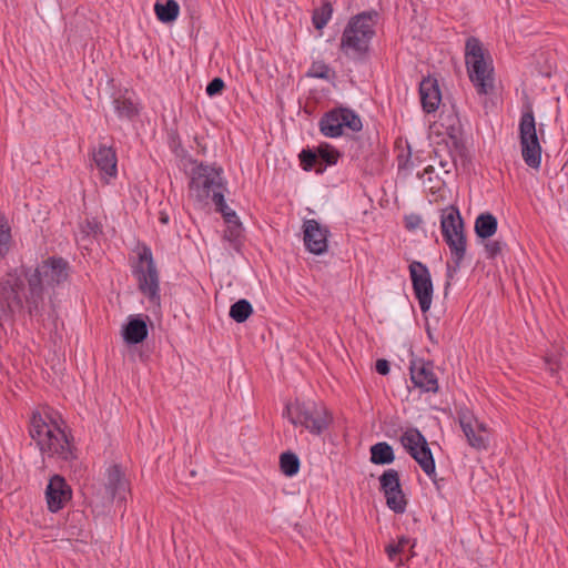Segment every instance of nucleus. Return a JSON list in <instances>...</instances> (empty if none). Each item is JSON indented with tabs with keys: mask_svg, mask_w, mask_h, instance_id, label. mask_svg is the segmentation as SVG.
I'll return each instance as SVG.
<instances>
[{
	"mask_svg": "<svg viewBox=\"0 0 568 568\" xmlns=\"http://www.w3.org/2000/svg\"><path fill=\"white\" fill-rule=\"evenodd\" d=\"M130 493L128 478L120 466L111 465L106 468L101 488L98 490V497L103 505H110L114 501L122 503Z\"/></svg>",
	"mask_w": 568,
	"mask_h": 568,
	"instance_id": "9b49d317",
	"label": "nucleus"
},
{
	"mask_svg": "<svg viewBox=\"0 0 568 568\" xmlns=\"http://www.w3.org/2000/svg\"><path fill=\"white\" fill-rule=\"evenodd\" d=\"M378 13L374 10L358 13L349 19L339 42L341 52L355 63L367 61L371 41L375 36Z\"/></svg>",
	"mask_w": 568,
	"mask_h": 568,
	"instance_id": "20e7f679",
	"label": "nucleus"
},
{
	"mask_svg": "<svg viewBox=\"0 0 568 568\" xmlns=\"http://www.w3.org/2000/svg\"><path fill=\"white\" fill-rule=\"evenodd\" d=\"M148 336L146 316L130 315L122 327V337L126 344L133 345L143 342Z\"/></svg>",
	"mask_w": 568,
	"mask_h": 568,
	"instance_id": "412c9836",
	"label": "nucleus"
},
{
	"mask_svg": "<svg viewBox=\"0 0 568 568\" xmlns=\"http://www.w3.org/2000/svg\"><path fill=\"white\" fill-rule=\"evenodd\" d=\"M62 425L60 415L49 407L32 413L29 434L43 455L61 459L71 457V445Z\"/></svg>",
	"mask_w": 568,
	"mask_h": 568,
	"instance_id": "f03ea898",
	"label": "nucleus"
},
{
	"mask_svg": "<svg viewBox=\"0 0 568 568\" xmlns=\"http://www.w3.org/2000/svg\"><path fill=\"white\" fill-rule=\"evenodd\" d=\"M547 365H548V371H549V373H550L551 375H555V374H556V372H557V368H558V367H557V365H556L555 363H547Z\"/></svg>",
	"mask_w": 568,
	"mask_h": 568,
	"instance_id": "58836bf2",
	"label": "nucleus"
},
{
	"mask_svg": "<svg viewBox=\"0 0 568 568\" xmlns=\"http://www.w3.org/2000/svg\"><path fill=\"white\" fill-rule=\"evenodd\" d=\"M67 277V263L54 257L43 261L32 272L19 267L7 273L0 280V333L6 323L24 312L39 314L50 291Z\"/></svg>",
	"mask_w": 568,
	"mask_h": 568,
	"instance_id": "f257e3e1",
	"label": "nucleus"
},
{
	"mask_svg": "<svg viewBox=\"0 0 568 568\" xmlns=\"http://www.w3.org/2000/svg\"><path fill=\"white\" fill-rule=\"evenodd\" d=\"M458 420L469 446L477 450H485L488 448L489 432L484 422H480L469 410L459 412Z\"/></svg>",
	"mask_w": 568,
	"mask_h": 568,
	"instance_id": "4468645a",
	"label": "nucleus"
},
{
	"mask_svg": "<svg viewBox=\"0 0 568 568\" xmlns=\"http://www.w3.org/2000/svg\"><path fill=\"white\" fill-rule=\"evenodd\" d=\"M154 11L161 22L169 23L176 20L180 7L175 0L156 1Z\"/></svg>",
	"mask_w": 568,
	"mask_h": 568,
	"instance_id": "393cba45",
	"label": "nucleus"
},
{
	"mask_svg": "<svg viewBox=\"0 0 568 568\" xmlns=\"http://www.w3.org/2000/svg\"><path fill=\"white\" fill-rule=\"evenodd\" d=\"M334 74L332 68L323 61L313 62L307 72V75L323 80H331Z\"/></svg>",
	"mask_w": 568,
	"mask_h": 568,
	"instance_id": "c85d7f7f",
	"label": "nucleus"
},
{
	"mask_svg": "<svg viewBox=\"0 0 568 568\" xmlns=\"http://www.w3.org/2000/svg\"><path fill=\"white\" fill-rule=\"evenodd\" d=\"M371 462L375 465H387L394 462L393 447L386 442H379L371 447Z\"/></svg>",
	"mask_w": 568,
	"mask_h": 568,
	"instance_id": "b1692460",
	"label": "nucleus"
},
{
	"mask_svg": "<svg viewBox=\"0 0 568 568\" xmlns=\"http://www.w3.org/2000/svg\"><path fill=\"white\" fill-rule=\"evenodd\" d=\"M224 88V82L220 78H214L206 87L205 91L209 97L220 94Z\"/></svg>",
	"mask_w": 568,
	"mask_h": 568,
	"instance_id": "473e14b6",
	"label": "nucleus"
},
{
	"mask_svg": "<svg viewBox=\"0 0 568 568\" xmlns=\"http://www.w3.org/2000/svg\"><path fill=\"white\" fill-rule=\"evenodd\" d=\"M10 243V227L0 214V257H2L9 250Z\"/></svg>",
	"mask_w": 568,
	"mask_h": 568,
	"instance_id": "7c9ffc66",
	"label": "nucleus"
},
{
	"mask_svg": "<svg viewBox=\"0 0 568 568\" xmlns=\"http://www.w3.org/2000/svg\"><path fill=\"white\" fill-rule=\"evenodd\" d=\"M99 232V225L95 221H88L84 226L81 227V234L87 236H94Z\"/></svg>",
	"mask_w": 568,
	"mask_h": 568,
	"instance_id": "f704fd0d",
	"label": "nucleus"
},
{
	"mask_svg": "<svg viewBox=\"0 0 568 568\" xmlns=\"http://www.w3.org/2000/svg\"><path fill=\"white\" fill-rule=\"evenodd\" d=\"M379 483L387 507L396 514H403L406 510L407 500L402 490L398 471L392 468L385 470L379 477Z\"/></svg>",
	"mask_w": 568,
	"mask_h": 568,
	"instance_id": "2eb2a0df",
	"label": "nucleus"
},
{
	"mask_svg": "<svg viewBox=\"0 0 568 568\" xmlns=\"http://www.w3.org/2000/svg\"><path fill=\"white\" fill-rule=\"evenodd\" d=\"M439 165L444 169L446 173H449L452 169L455 166V160L449 156L448 159H440Z\"/></svg>",
	"mask_w": 568,
	"mask_h": 568,
	"instance_id": "4c0bfd02",
	"label": "nucleus"
},
{
	"mask_svg": "<svg viewBox=\"0 0 568 568\" xmlns=\"http://www.w3.org/2000/svg\"><path fill=\"white\" fill-rule=\"evenodd\" d=\"M419 95L423 110L427 113L435 112L442 101L439 84L435 78L427 77L419 84Z\"/></svg>",
	"mask_w": 568,
	"mask_h": 568,
	"instance_id": "aec40b11",
	"label": "nucleus"
},
{
	"mask_svg": "<svg viewBox=\"0 0 568 568\" xmlns=\"http://www.w3.org/2000/svg\"><path fill=\"white\" fill-rule=\"evenodd\" d=\"M409 372L412 382L422 392H438V379L436 377V374L434 373V365L432 362H426L423 358L412 359L409 365Z\"/></svg>",
	"mask_w": 568,
	"mask_h": 568,
	"instance_id": "f3484780",
	"label": "nucleus"
},
{
	"mask_svg": "<svg viewBox=\"0 0 568 568\" xmlns=\"http://www.w3.org/2000/svg\"><path fill=\"white\" fill-rule=\"evenodd\" d=\"M409 276L415 297L418 301L422 313H427L433 301V282L429 270L425 264L413 261L409 266Z\"/></svg>",
	"mask_w": 568,
	"mask_h": 568,
	"instance_id": "ddd939ff",
	"label": "nucleus"
},
{
	"mask_svg": "<svg viewBox=\"0 0 568 568\" xmlns=\"http://www.w3.org/2000/svg\"><path fill=\"white\" fill-rule=\"evenodd\" d=\"M440 230L445 242L447 243L452 263H447L448 276L459 270L466 254V235L464 232V222L459 210L456 206H447L442 210Z\"/></svg>",
	"mask_w": 568,
	"mask_h": 568,
	"instance_id": "423d86ee",
	"label": "nucleus"
},
{
	"mask_svg": "<svg viewBox=\"0 0 568 568\" xmlns=\"http://www.w3.org/2000/svg\"><path fill=\"white\" fill-rule=\"evenodd\" d=\"M465 64L470 82L480 95L494 88V68L489 54L478 38L469 37L465 44Z\"/></svg>",
	"mask_w": 568,
	"mask_h": 568,
	"instance_id": "39448f33",
	"label": "nucleus"
},
{
	"mask_svg": "<svg viewBox=\"0 0 568 568\" xmlns=\"http://www.w3.org/2000/svg\"><path fill=\"white\" fill-rule=\"evenodd\" d=\"M300 470V459L296 454L286 452V477L296 475Z\"/></svg>",
	"mask_w": 568,
	"mask_h": 568,
	"instance_id": "2f4dec72",
	"label": "nucleus"
},
{
	"mask_svg": "<svg viewBox=\"0 0 568 568\" xmlns=\"http://www.w3.org/2000/svg\"><path fill=\"white\" fill-rule=\"evenodd\" d=\"M190 196L200 204H206L209 200L220 209L226 221L233 224L237 231V217L233 211H226L227 206L224 201V181L222 170L213 165L202 163H192L190 171Z\"/></svg>",
	"mask_w": 568,
	"mask_h": 568,
	"instance_id": "7ed1b4c3",
	"label": "nucleus"
},
{
	"mask_svg": "<svg viewBox=\"0 0 568 568\" xmlns=\"http://www.w3.org/2000/svg\"><path fill=\"white\" fill-rule=\"evenodd\" d=\"M333 7L329 2H324L320 8L315 9L312 16V22L315 29L322 30L331 20Z\"/></svg>",
	"mask_w": 568,
	"mask_h": 568,
	"instance_id": "bb28decb",
	"label": "nucleus"
},
{
	"mask_svg": "<svg viewBox=\"0 0 568 568\" xmlns=\"http://www.w3.org/2000/svg\"><path fill=\"white\" fill-rule=\"evenodd\" d=\"M375 368L378 374L387 375L389 373V363L386 359H377Z\"/></svg>",
	"mask_w": 568,
	"mask_h": 568,
	"instance_id": "c9c22d12",
	"label": "nucleus"
},
{
	"mask_svg": "<svg viewBox=\"0 0 568 568\" xmlns=\"http://www.w3.org/2000/svg\"><path fill=\"white\" fill-rule=\"evenodd\" d=\"M94 162L104 178L110 179L116 175V156L111 148H99L94 153Z\"/></svg>",
	"mask_w": 568,
	"mask_h": 568,
	"instance_id": "4be33fe9",
	"label": "nucleus"
},
{
	"mask_svg": "<svg viewBox=\"0 0 568 568\" xmlns=\"http://www.w3.org/2000/svg\"><path fill=\"white\" fill-rule=\"evenodd\" d=\"M278 465H280V468L282 470H284V452H282L280 455H278Z\"/></svg>",
	"mask_w": 568,
	"mask_h": 568,
	"instance_id": "ea45409f",
	"label": "nucleus"
},
{
	"mask_svg": "<svg viewBox=\"0 0 568 568\" xmlns=\"http://www.w3.org/2000/svg\"><path fill=\"white\" fill-rule=\"evenodd\" d=\"M435 486L437 487V489L440 488V483L437 480V484H435Z\"/></svg>",
	"mask_w": 568,
	"mask_h": 568,
	"instance_id": "37998d69",
	"label": "nucleus"
},
{
	"mask_svg": "<svg viewBox=\"0 0 568 568\" xmlns=\"http://www.w3.org/2000/svg\"><path fill=\"white\" fill-rule=\"evenodd\" d=\"M485 251L488 258H495L501 253V243L499 241H488L485 244Z\"/></svg>",
	"mask_w": 568,
	"mask_h": 568,
	"instance_id": "72a5a7b5",
	"label": "nucleus"
},
{
	"mask_svg": "<svg viewBox=\"0 0 568 568\" xmlns=\"http://www.w3.org/2000/svg\"><path fill=\"white\" fill-rule=\"evenodd\" d=\"M339 159V152L328 143L320 144L315 151L303 150L300 154L301 165L305 171L315 170L322 173L327 165H334Z\"/></svg>",
	"mask_w": 568,
	"mask_h": 568,
	"instance_id": "dca6fc26",
	"label": "nucleus"
},
{
	"mask_svg": "<svg viewBox=\"0 0 568 568\" xmlns=\"http://www.w3.org/2000/svg\"><path fill=\"white\" fill-rule=\"evenodd\" d=\"M253 308L246 300H240L230 308V316L237 323L245 322L252 314Z\"/></svg>",
	"mask_w": 568,
	"mask_h": 568,
	"instance_id": "cd10ccee",
	"label": "nucleus"
},
{
	"mask_svg": "<svg viewBox=\"0 0 568 568\" xmlns=\"http://www.w3.org/2000/svg\"><path fill=\"white\" fill-rule=\"evenodd\" d=\"M410 545V539L407 537H400L397 542H392L386 546L385 551L389 558V560L394 561L396 556L399 554H404L407 547H413Z\"/></svg>",
	"mask_w": 568,
	"mask_h": 568,
	"instance_id": "c756f323",
	"label": "nucleus"
},
{
	"mask_svg": "<svg viewBox=\"0 0 568 568\" xmlns=\"http://www.w3.org/2000/svg\"><path fill=\"white\" fill-rule=\"evenodd\" d=\"M363 128L359 115L347 108H336L326 112L320 120V130L327 138H338L344 129L359 132Z\"/></svg>",
	"mask_w": 568,
	"mask_h": 568,
	"instance_id": "9d476101",
	"label": "nucleus"
},
{
	"mask_svg": "<svg viewBox=\"0 0 568 568\" xmlns=\"http://www.w3.org/2000/svg\"><path fill=\"white\" fill-rule=\"evenodd\" d=\"M160 219H161V222L164 223V224L168 223V221H169L168 214H161Z\"/></svg>",
	"mask_w": 568,
	"mask_h": 568,
	"instance_id": "79ce46f5",
	"label": "nucleus"
},
{
	"mask_svg": "<svg viewBox=\"0 0 568 568\" xmlns=\"http://www.w3.org/2000/svg\"><path fill=\"white\" fill-rule=\"evenodd\" d=\"M45 496L49 510L57 513L70 500L71 489L62 477L55 475L48 484Z\"/></svg>",
	"mask_w": 568,
	"mask_h": 568,
	"instance_id": "6ab92c4d",
	"label": "nucleus"
},
{
	"mask_svg": "<svg viewBox=\"0 0 568 568\" xmlns=\"http://www.w3.org/2000/svg\"><path fill=\"white\" fill-rule=\"evenodd\" d=\"M498 222L491 213H481L475 221V233L480 239H489L497 231Z\"/></svg>",
	"mask_w": 568,
	"mask_h": 568,
	"instance_id": "5701e85b",
	"label": "nucleus"
},
{
	"mask_svg": "<svg viewBox=\"0 0 568 568\" xmlns=\"http://www.w3.org/2000/svg\"><path fill=\"white\" fill-rule=\"evenodd\" d=\"M114 110L119 118L131 119L138 112V105L131 95L114 99Z\"/></svg>",
	"mask_w": 568,
	"mask_h": 568,
	"instance_id": "a878e982",
	"label": "nucleus"
},
{
	"mask_svg": "<svg viewBox=\"0 0 568 568\" xmlns=\"http://www.w3.org/2000/svg\"><path fill=\"white\" fill-rule=\"evenodd\" d=\"M519 143L526 165L538 170L541 164V145L537 135L534 111L528 106L519 120Z\"/></svg>",
	"mask_w": 568,
	"mask_h": 568,
	"instance_id": "6e6552de",
	"label": "nucleus"
},
{
	"mask_svg": "<svg viewBox=\"0 0 568 568\" xmlns=\"http://www.w3.org/2000/svg\"><path fill=\"white\" fill-rule=\"evenodd\" d=\"M400 443L422 470L437 484L435 459L425 436L417 428H409L400 436Z\"/></svg>",
	"mask_w": 568,
	"mask_h": 568,
	"instance_id": "1a4fd4ad",
	"label": "nucleus"
},
{
	"mask_svg": "<svg viewBox=\"0 0 568 568\" xmlns=\"http://www.w3.org/2000/svg\"><path fill=\"white\" fill-rule=\"evenodd\" d=\"M304 244L308 252L322 255L328 248L329 230L320 224L316 220H306L303 224Z\"/></svg>",
	"mask_w": 568,
	"mask_h": 568,
	"instance_id": "a211bd4d",
	"label": "nucleus"
},
{
	"mask_svg": "<svg viewBox=\"0 0 568 568\" xmlns=\"http://www.w3.org/2000/svg\"><path fill=\"white\" fill-rule=\"evenodd\" d=\"M449 130H450V131H449V133H448V134H449V136H450V138H453V139H455V138H456V133H457V129H456L454 125H452V126L449 128Z\"/></svg>",
	"mask_w": 568,
	"mask_h": 568,
	"instance_id": "a19ab883",
	"label": "nucleus"
},
{
	"mask_svg": "<svg viewBox=\"0 0 568 568\" xmlns=\"http://www.w3.org/2000/svg\"><path fill=\"white\" fill-rule=\"evenodd\" d=\"M422 223V219L419 215L412 214L406 217V227L408 230H414L419 226Z\"/></svg>",
	"mask_w": 568,
	"mask_h": 568,
	"instance_id": "e433bc0d",
	"label": "nucleus"
},
{
	"mask_svg": "<svg viewBox=\"0 0 568 568\" xmlns=\"http://www.w3.org/2000/svg\"><path fill=\"white\" fill-rule=\"evenodd\" d=\"M286 416L294 426H301L314 436H321L333 423V415L322 403L300 402L286 405Z\"/></svg>",
	"mask_w": 568,
	"mask_h": 568,
	"instance_id": "0eeeda50",
	"label": "nucleus"
},
{
	"mask_svg": "<svg viewBox=\"0 0 568 568\" xmlns=\"http://www.w3.org/2000/svg\"><path fill=\"white\" fill-rule=\"evenodd\" d=\"M138 281L140 291L150 303L158 307L160 305L159 277L153 264L151 251L144 247L139 254Z\"/></svg>",
	"mask_w": 568,
	"mask_h": 568,
	"instance_id": "f8f14e48",
	"label": "nucleus"
}]
</instances>
